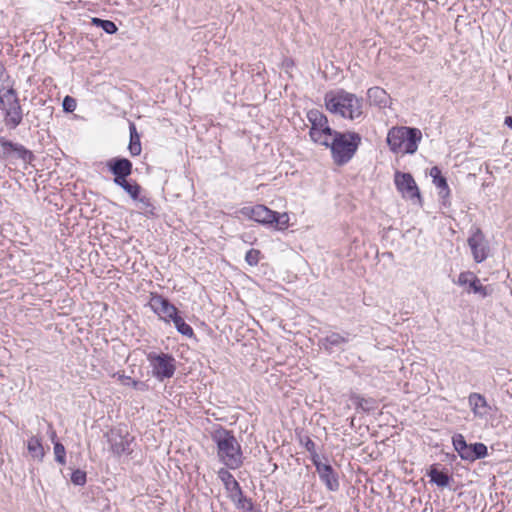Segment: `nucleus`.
Masks as SVG:
<instances>
[{"instance_id": "obj_10", "label": "nucleus", "mask_w": 512, "mask_h": 512, "mask_svg": "<svg viewBox=\"0 0 512 512\" xmlns=\"http://www.w3.org/2000/svg\"><path fill=\"white\" fill-rule=\"evenodd\" d=\"M395 185L402 195L410 200L418 199L419 203L422 202L419 188L410 173L396 171L394 175Z\"/></svg>"}, {"instance_id": "obj_45", "label": "nucleus", "mask_w": 512, "mask_h": 512, "mask_svg": "<svg viewBox=\"0 0 512 512\" xmlns=\"http://www.w3.org/2000/svg\"><path fill=\"white\" fill-rule=\"evenodd\" d=\"M504 124L507 125L509 128H512V116H506Z\"/></svg>"}, {"instance_id": "obj_35", "label": "nucleus", "mask_w": 512, "mask_h": 512, "mask_svg": "<svg viewBox=\"0 0 512 512\" xmlns=\"http://www.w3.org/2000/svg\"><path fill=\"white\" fill-rule=\"evenodd\" d=\"M77 102L76 99L72 96H65L62 102V107L64 112L70 113L73 112L76 109Z\"/></svg>"}, {"instance_id": "obj_21", "label": "nucleus", "mask_w": 512, "mask_h": 512, "mask_svg": "<svg viewBox=\"0 0 512 512\" xmlns=\"http://www.w3.org/2000/svg\"><path fill=\"white\" fill-rule=\"evenodd\" d=\"M176 370V360L169 354L162 353V379L170 378Z\"/></svg>"}, {"instance_id": "obj_9", "label": "nucleus", "mask_w": 512, "mask_h": 512, "mask_svg": "<svg viewBox=\"0 0 512 512\" xmlns=\"http://www.w3.org/2000/svg\"><path fill=\"white\" fill-rule=\"evenodd\" d=\"M467 242L476 263H481L487 259L490 253V247L486 236L480 228H475Z\"/></svg>"}, {"instance_id": "obj_1", "label": "nucleus", "mask_w": 512, "mask_h": 512, "mask_svg": "<svg viewBox=\"0 0 512 512\" xmlns=\"http://www.w3.org/2000/svg\"><path fill=\"white\" fill-rule=\"evenodd\" d=\"M324 102L328 111L350 120L359 119L364 113L363 99L344 89L327 92Z\"/></svg>"}, {"instance_id": "obj_33", "label": "nucleus", "mask_w": 512, "mask_h": 512, "mask_svg": "<svg viewBox=\"0 0 512 512\" xmlns=\"http://www.w3.org/2000/svg\"><path fill=\"white\" fill-rule=\"evenodd\" d=\"M122 189L128 193L131 198L133 199H137L139 197V194H140V186L134 182V183H131L129 181H127V183L122 187Z\"/></svg>"}, {"instance_id": "obj_23", "label": "nucleus", "mask_w": 512, "mask_h": 512, "mask_svg": "<svg viewBox=\"0 0 512 512\" xmlns=\"http://www.w3.org/2000/svg\"><path fill=\"white\" fill-rule=\"evenodd\" d=\"M91 23L93 26L103 29V31L110 35L115 34L118 31L117 25L111 20L93 17Z\"/></svg>"}, {"instance_id": "obj_27", "label": "nucleus", "mask_w": 512, "mask_h": 512, "mask_svg": "<svg viewBox=\"0 0 512 512\" xmlns=\"http://www.w3.org/2000/svg\"><path fill=\"white\" fill-rule=\"evenodd\" d=\"M469 404L471 405L472 407V410L474 412V414H479V415H482L483 413L482 412H478L477 409L479 407H487V402H486V399L483 395L479 394V393H471L470 396H469Z\"/></svg>"}, {"instance_id": "obj_3", "label": "nucleus", "mask_w": 512, "mask_h": 512, "mask_svg": "<svg viewBox=\"0 0 512 512\" xmlns=\"http://www.w3.org/2000/svg\"><path fill=\"white\" fill-rule=\"evenodd\" d=\"M332 140L330 142L332 159L336 165L342 166L348 163L356 153L361 143V136L355 132L336 131Z\"/></svg>"}, {"instance_id": "obj_14", "label": "nucleus", "mask_w": 512, "mask_h": 512, "mask_svg": "<svg viewBox=\"0 0 512 512\" xmlns=\"http://www.w3.org/2000/svg\"><path fill=\"white\" fill-rule=\"evenodd\" d=\"M439 467L440 464L438 463L431 465L426 472V476L430 478L432 484L444 488L447 487L453 479L452 476L448 474L447 470H440Z\"/></svg>"}, {"instance_id": "obj_39", "label": "nucleus", "mask_w": 512, "mask_h": 512, "mask_svg": "<svg viewBox=\"0 0 512 512\" xmlns=\"http://www.w3.org/2000/svg\"><path fill=\"white\" fill-rule=\"evenodd\" d=\"M458 454L462 460L471 462V444L466 445Z\"/></svg>"}, {"instance_id": "obj_41", "label": "nucleus", "mask_w": 512, "mask_h": 512, "mask_svg": "<svg viewBox=\"0 0 512 512\" xmlns=\"http://www.w3.org/2000/svg\"><path fill=\"white\" fill-rule=\"evenodd\" d=\"M128 176L129 175H115L114 183L122 188L127 183L126 178Z\"/></svg>"}, {"instance_id": "obj_30", "label": "nucleus", "mask_w": 512, "mask_h": 512, "mask_svg": "<svg viewBox=\"0 0 512 512\" xmlns=\"http://www.w3.org/2000/svg\"><path fill=\"white\" fill-rule=\"evenodd\" d=\"M147 358L152 367L153 375L157 378H160V354L156 352H150Z\"/></svg>"}, {"instance_id": "obj_31", "label": "nucleus", "mask_w": 512, "mask_h": 512, "mask_svg": "<svg viewBox=\"0 0 512 512\" xmlns=\"http://www.w3.org/2000/svg\"><path fill=\"white\" fill-rule=\"evenodd\" d=\"M54 455L55 461L61 465L66 463V449L64 445L60 442H54Z\"/></svg>"}, {"instance_id": "obj_49", "label": "nucleus", "mask_w": 512, "mask_h": 512, "mask_svg": "<svg viewBox=\"0 0 512 512\" xmlns=\"http://www.w3.org/2000/svg\"><path fill=\"white\" fill-rule=\"evenodd\" d=\"M129 128L134 129L135 125L133 123H129Z\"/></svg>"}, {"instance_id": "obj_37", "label": "nucleus", "mask_w": 512, "mask_h": 512, "mask_svg": "<svg viewBox=\"0 0 512 512\" xmlns=\"http://www.w3.org/2000/svg\"><path fill=\"white\" fill-rule=\"evenodd\" d=\"M151 295L152 296L149 302V306L157 315H160V296L154 293H152Z\"/></svg>"}, {"instance_id": "obj_18", "label": "nucleus", "mask_w": 512, "mask_h": 512, "mask_svg": "<svg viewBox=\"0 0 512 512\" xmlns=\"http://www.w3.org/2000/svg\"><path fill=\"white\" fill-rule=\"evenodd\" d=\"M27 450H28V453L30 454V456L34 460H36L38 462L43 461V459L45 457V450H44V447L42 444L41 437H39L37 435L31 436L27 440Z\"/></svg>"}, {"instance_id": "obj_26", "label": "nucleus", "mask_w": 512, "mask_h": 512, "mask_svg": "<svg viewBox=\"0 0 512 512\" xmlns=\"http://www.w3.org/2000/svg\"><path fill=\"white\" fill-rule=\"evenodd\" d=\"M351 400L355 404L357 409H361L365 412L371 411L374 407V400L373 399H366L359 395L353 394L351 395Z\"/></svg>"}, {"instance_id": "obj_16", "label": "nucleus", "mask_w": 512, "mask_h": 512, "mask_svg": "<svg viewBox=\"0 0 512 512\" xmlns=\"http://www.w3.org/2000/svg\"><path fill=\"white\" fill-rule=\"evenodd\" d=\"M367 99L370 105L385 108L391 101L390 95L381 87H371L367 91Z\"/></svg>"}, {"instance_id": "obj_11", "label": "nucleus", "mask_w": 512, "mask_h": 512, "mask_svg": "<svg viewBox=\"0 0 512 512\" xmlns=\"http://www.w3.org/2000/svg\"><path fill=\"white\" fill-rule=\"evenodd\" d=\"M240 212L242 215L262 225L271 226L272 217H274V211L261 204L253 207H243Z\"/></svg>"}, {"instance_id": "obj_20", "label": "nucleus", "mask_w": 512, "mask_h": 512, "mask_svg": "<svg viewBox=\"0 0 512 512\" xmlns=\"http://www.w3.org/2000/svg\"><path fill=\"white\" fill-rule=\"evenodd\" d=\"M307 118L311 123L310 128H330L326 115L318 109L309 110L307 112Z\"/></svg>"}, {"instance_id": "obj_43", "label": "nucleus", "mask_w": 512, "mask_h": 512, "mask_svg": "<svg viewBox=\"0 0 512 512\" xmlns=\"http://www.w3.org/2000/svg\"><path fill=\"white\" fill-rule=\"evenodd\" d=\"M449 195H450V189H449V186H447V189H441V191H440V196H441V198H442V204H443L444 206H446V205H447V203H448V200H447V199H448Z\"/></svg>"}, {"instance_id": "obj_47", "label": "nucleus", "mask_w": 512, "mask_h": 512, "mask_svg": "<svg viewBox=\"0 0 512 512\" xmlns=\"http://www.w3.org/2000/svg\"><path fill=\"white\" fill-rule=\"evenodd\" d=\"M391 128H403V129H406V128H409V127L408 126H398V125H396V126H392Z\"/></svg>"}, {"instance_id": "obj_44", "label": "nucleus", "mask_w": 512, "mask_h": 512, "mask_svg": "<svg viewBox=\"0 0 512 512\" xmlns=\"http://www.w3.org/2000/svg\"><path fill=\"white\" fill-rule=\"evenodd\" d=\"M131 386L136 389V390H144L145 387H146V384L144 382H141V381H136V380H133Z\"/></svg>"}, {"instance_id": "obj_46", "label": "nucleus", "mask_w": 512, "mask_h": 512, "mask_svg": "<svg viewBox=\"0 0 512 512\" xmlns=\"http://www.w3.org/2000/svg\"><path fill=\"white\" fill-rule=\"evenodd\" d=\"M55 438H56V432L54 430H52V432H51V440H52L53 443L56 442Z\"/></svg>"}, {"instance_id": "obj_40", "label": "nucleus", "mask_w": 512, "mask_h": 512, "mask_svg": "<svg viewBox=\"0 0 512 512\" xmlns=\"http://www.w3.org/2000/svg\"><path fill=\"white\" fill-rule=\"evenodd\" d=\"M113 377H116L121 382V384L125 386H131L133 382V379L130 376H126L120 372L115 373Z\"/></svg>"}, {"instance_id": "obj_6", "label": "nucleus", "mask_w": 512, "mask_h": 512, "mask_svg": "<svg viewBox=\"0 0 512 512\" xmlns=\"http://www.w3.org/2000/svg\"><path fill=\"white\" fill-rule=\"evenodd\" d=\"M0 106L5 111V121L14 127L22 120V110L18 95L13 87L0 89Z\"/></svg>"}, {"instance_id": "obj_36", "label": "nucleus", "mask_w": 512, "mask_h": 512, "mask_svg": "<svg viewBox=\"0 0 512 512\" xmlns=\"http://www.w3.org/2000/svg\"><path fill=\"white\" fill-rule=\"evenodd\" d=\"M452 443L457 453H459L460 450H462L466 445H468L462 434L454 435L452 438Z\"/></svg>"}, {"instance_id": "obj_28", "label": "nucleus", "mask_w": 512, "mask_h": 512, "mask_svg": "<svg viewBox=\"0 0 512 512\" xmlns=\"http://www.w3.org/2000/svg\"><path fill=\"white\" fill-rule=\"evenodd\" d=\"M430 176L433 178V183L440 189H447V179L442 175L441 170L437 166H433L430 170Z\"/></svg>"}, {"instance_id": "obj_22", "label": "nucleus", "mask_w": 512, "mask_h": 512, "mask_svg": "<svg viewBox=\"0 0 512 512\" xmlns=\"http://www.w3.org/2000/svg\"><path fill=\"white\" fill-rule=\"evenodd\" d=\"M323 347L325 350L330 351L332 347L339 346L348 342V338L342 336L339 333L333 332L330 335L323 338Z\"/></svg>"}, {"instance_id": "obj_15", "label": "nucleus", "mask_w": 512, "mask_h": 512, "mask_svg": "<svg viewBox=\"0 0 512 512\" xmlns=\"http://www.w3.org/2000/svg\"><path fill=\"white\" fill-rule=\"evenodd\" d=\"M12 155H16L18 158L26 160V156L30 155V152L22 145L0 138V157H8Z\"/></svg>"}, {"instance_id": "obj_25", "label": "nucleus", "mask_w": 512, "mask_h": 512, "mask_svg": "<svg viewBox=\"0 0 512 512\" xmlns=\"http://www.w3.org/2000/svg\"><path fill=\"white\" fill-rule=\"evenodd\" d=\"M128 149L132 156H138L142 151L140 135L138 134L137 130H130V142Z\"/></svg>"}, {"instance_id": "obj_24", "label": "nucleus", "mask_w": 512, "mask_h": 512, "mask_svg": "<svg viewBox=\"0 0 512 512\" xmlns=\"http://www.w3.org/2000/svg\"><path fill=\"white\" fill-rule=\"evenodd\" d=\"M271 227L276 230H285L289 227V216L287 213H279L274 211Z\"/></svg>"}, {"instance_id": "obj_38", "label": "nucleus", "mask_w": 512, "mask_h": 512, "mask_svg": "<svg viewBox=\"0 0 512 512\" xmlns=\"http://www.w3.org/2000/svg\"><path fill=\"white\" fill-rule=\"evenodd\" d=\"M300 443L306 448L308 452H314L316 449L314 441L309 436L301 437Z\"/></svg>"}, {"instance_id": "obj_48", "label": "nucleus", "mask_w": 512, "mask_h": 512, "mask_svg": "<svg viewBox=\"0 0 512 512\" xmlns=\"http://www.w3.org/2000/svg\"><path fill=\"white\" fill-rule=\"evenodd\" d=\"M166 121V119H162V126H167Z\"/></svg>"}, {"instance_id": "obj_29", "label": "nucleus", "mask_w": 512, "mask_h": 512, "mask_svg": "<svg viewBox=\"0 0 512 512\" xmlns=\"http://www.w3.org/2000/svg\"><path fill=\"white\" fill-rule=\"evenodd\" d=\"M488 454L487 446L483 443L471 444V462L482 459Z\"/></svg>"}, {"instance_id": "obj_2", "label": "nucleus", "mask_w": 512, "mask_h": 512, "mask_svg": "<svg viewBox=\"0 0 512 512\" xmlns=\"http://www.w3.org/2000/svg\"><path fill=\"white\" fill-rule=\"evenodd\" d=\"M212 440L217 446V456L228 469H238L243 464V455L239 442L233 432L223 427L216 429Z\"/></svg>"}, {"instance_id": "obj_4", "label": "nucleus", "mask_w": 512, "mask_h": 512, "mask_svg": "<svg viewBox=\"0 0 512 512\" xmlns=\"http://www.w3.org/2000/svg\"><path fill=\"white\" fill-rule=\"evenodd\" d=\"M421 130H389L387 143L391 151L414 154L421 140Z\"/></svg>"}, {"instance_id": "obj_12", "label": "nucleus", "mask_w": 512, "mask_h": 512, "mask_svg": "<svg viewBox=\"0 0 512 512\" xmlns=\"http://www.w3.org/2000/svg\"><path fill=\"white\" fill-rule=\"evenodd\" d=\"M457 283L461 286L469 285L468 293L473 292L480 294L482 297H486L491 291L488 290L487 286L482 285L480 279L471 271L460 273Z\"/></svg>"}, {"instance_id": "obj_8", "label": "nucleus", "mask_w": 512, "mask_h": 512, "mask_svg": "<svg viewBox=\"0 0 512 512\" xmlns=\"http://www.w3.org/2000/svg\"><path fill=\"white\" fill-rule=\"evenodd\" d=\"M106 436L114 454L121 455L130 454L132 452L130 446L133 441V437L130 436L127 429L121 427L114 428L111 429Z\"/></svg>"}, {"instance_id": "obj_17", "label": "nucleus", "mask_w": 512, "mask_h": 512, "mask_svg": "<svg viewBox=\"0 0 512 512\" xmlns=\"http://www.w3.org/2000/svg\"><path fill=\"white\" fill-rule=\"evenodd\" d=\"M109 171L115 175H130L132 162L127 158L116 157L107 162Z\"/></svg>"}, {"instance_id": "obj_13", "label": "nucleus", "mask_w": 512, "mask_h": 512, "mask_svg": "<svg viewBox=\"0 0 512 512\" xmlns=\"http://www.w3.org/2000/svg\"><path fill=\"white\" fill-rule=\"evenodd\" d=\"M317 472L321 481L329 491H337L339 489L340 483L338 473L330 464L318 465Z\"/></svg>"}, {"instance_id": "obj_5", "label": "nucleus", "mask_w": 512, "mask_h": 512, "mask_svg": "<svg viewBox=\"0 0 512 512\" xmlns=\"http://www.w3.org/2000/svg\"><path fill=\"white\" fill-rule=\"evenodd\" d=\"M218 477L223 482L225 489L229 493V498L235 504L236 508L243 510L244 512H251L254 508L252 499L247 498L243 494L240 484L228 469L221 468L218 471Z\"/></svg>"}, {"instance_id": "obj_19", "label": "nucleus", "mask_w": 512, "mask_h": 512, "mask_svg": "<svg viewBox=\"0 0 512 512\" xmlns=\"http://www.w3.org/2000/svg\"><path fill=\"white\" fill-rule=\"evenodd\" d=\"M337 130H309L310 139L318 144L330 148V142H332L334 135Z\"/></svg>"}, {"instance_id": "obj_42", "label": "nucleus", "mask_w": 512, "mask_h": 512, "mask_svg": "<svg viewBox=\"0 0 512 512\" xmlns=\"http://www.w3.org/2000/svg\"><path fill=\"white\" fill-rule=\"evenodd\" d=\"M309 453L311 455V460L316 467V471H318V465H325V464L320 461V458H319L318 453L316 452V449L314 450V452H309Z\"/></svg>"}, {"instance_id": "obj_32", "label": "nucleus", "mask_w": 512, "mask_h": 512, "mask_svg": "<svg viewBox=\"0 0 512 512\" xmlns=\"http://www.w3.org/2000/svg\"><path fill=\"white\" fill-rule=\"evenodd\" d=\"M87 476L86 472L80 469H76L71 474V482L74 485L83 486L86 484Z\"/></svg>"}, {"instance_id": "obj_34", "label": "nucleus", "mask_w": 512, "mask_h": 512, "mask_svg": "<svg viewBox=\"0 0 512 512\" xmlns=\"http://www.w3.org/2000/svg\"><path fill=\"white\" fill-rule=\"evenodd\" d=\"M260 251L257 249H250L247 251L245 260L250 266H256L259 262Z\"/></svg>"}, {"instance_id": "obj_7", "label": "nucleus", "mask_w": 512, "mask_h": 512, "mask_svg": "<svg viewBox=\"0 0 512 512\" xmlns=\"http://www.w3.org/2000/svg\"><path fill=\"white\" fill-rule=\"evenodd\" d=\"M162 321L166 324L173 322L176 330L183 336H194L193 328L185 322L178 308L165 298H162Z\"/></svg>"}]
</instances>
